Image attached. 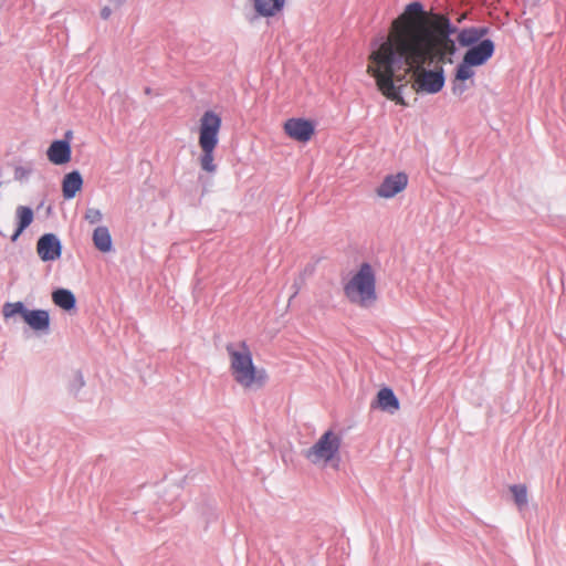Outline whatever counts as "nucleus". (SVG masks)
<instances>
[{
    "instance_id": "7",
    "label": "nucleus",
    "mask_w": 566,
    "mask_h": 566,
    "mask_svg": "<svg viewBox=\"0 0 566 566\" xmlns=\"http://www.w3.org/2000/svg\"><path fill=\"white\" fill-rule=\"evenodd\" d=\"M408 185V176L405 172H398L385 177L382 182L376 189L380 198H392L403 191Z\"/></svg>"
},
{
    "instance_id": "13",
    "label": "nucleus",
    "mask_w": 566,
    "mask_h": 566,
    "mask_svg": "<svg viewBox=\"0 0 566 566\" xmlns=\"http://www.w3.org/2000/svg\"><path fill=\"white\" fill-rule=\"evenodd\" d=\"M488 31L486 28H465L458 33L457 40L461 46H474L482 41Z\"/></svg>"
},
{
    "instance_id": "18",
    "label": "nucleus",
    "mask_w": 566,
    "mask_h": 566,
    "mask_svg": "<svg viewBox=\"0 0 566 566\" xmlns=\"http://www.w3.org/2000/svg\"><path fill=\"white\" fill-rule=\"evenodd\" d=\"M53 303L62 310L70 311L75 307V296L70 290L59 289L52 293Z\"/></svg>"
},
{
    "instance_id": "5",
    "label": "nucleus",
    "mask_w": 566,
    "mask_h": 566,
    "mask_svg": "<svg viewBox=\"0 0 566 566\" xmlns=\"http://www.w3.org/2000/svg\"><path fill=\"white\" fill-rule=\"evenodd\" d=\"M340 444V437L328 430L306 451L305 457L314 464H327L337 458Z\"/></svg>"
},
{
    "instance_id": "6",
    "label": "nucleus",
    "mask_w": 566,
    "mask_h": 566,
    "mask_svg": "<svg viewBox=\"0 0 566 566\" xmlns=\"http://www.w3.org/2000/svg\"><path fill=\"white\" fill-rule=\"evenodd\" d=\"M284 133L300 143H307L314 135L315 128L311 120L304 118H290L283 125Z\"/></svg>"
},
{
    "instance_id": "23",
    "label": "nucleus",
    "mask_w": 566,
    "mask_h": 566,
    "mask_svg": "<svg viewBox=\"0 0 566 566\" xmlns=\"http://www.w3.org/2000/svg\"><path fill=\"white\" fill-rule=\"evenodd\" d=\"M84 218L91 224H95V223H98L102 220L103 214H102L101 210H98L96 208H88L86 210V212H85Z\"/></svg>"
},
{
    "instance_id": "14",
    "label": "nucleus",
    "mask_w": 566,
    "mask_h": 566,
    "mask_svg": "<svg viewBox=\"0 0 566 566\" xmlns=\"http://www.w3.org/2000/svg\"><path fill=\"white\" fill-rule=\"evenodd\" d=\"M472 66L474 65L465 62L464 60L462 61L461 64H459L455 73L454 83L452 86L453 94L462 95L464 93L467 86L463 84V82L465 80L471 78L474 75Z\"/></svg>"
},
{
    "instance_id": "11",
    "label": "nucleus",
    "mask_w": 566,
    "mask_h": 566,
    "mask_svg": "<svg viewBox=\"0 0 566 566\" xmlns=\"http://www.w3.org/2000/svg\"><path fill=\"white\" fill-rule=\"evenodd\" d=\"M286 0H253L255 12L263 18H271L279 14Z\"/></svg>"
},
{
    "instance_id": "20",
    "label": "nucleus",
    "mask_w": 566,
    "mask_h": 566,
    "mask_svg": "<svg viewBox=\"0 0 566 566\" xmlns=\"http://www.w3.org/2000/svg\"><path fill=\"white\" fill-rule=\"evenodd\" d=\"M27 311L28 308L23 305L22 302L6 303L2 308V314L4 318H10L17 314L21 315L23 318Z\"/></svg>"
},
{
    "instance_id": "8",
    "label": "nucleus",
    "mask_w": 566,
    "mask_h": 566,
    "mask_svg": "<svg viewBox=\"0 0 566 566\" xmlns=\"http://www.w3.org/2000/svg\"><path fill=\"white\" fill-rule=\"evenodd\" d=\"M36 252L44 262L55 261L61 256L62 245L55 234L46 233L38 240Z\"/></svg>"
},
{
    "instance_id": "9",
    "label": "nucleus",
    "mask_w": 566,
    "mask_h": 566,
    "mask_svg": "<svg viewBox=\"0 0 566 566\" xmlns=\"http://www.w3.org/2000/svg\"><path fill=\"white\" fill-rule=\"evenodd\" d=\"M494 53L493 41L485 39L470 48L464 54V61L479 66L484 64Z\"/></svg>"
},
{
    "instance_id": "3",
    "label": "nucleus",
    "mask_w": 566,
    "mask_h": 566,
    "mask_svg": "<svg viewBox=\"0 0 566 566\" xmlns=\"http://www.w3.org/2000/svg\"><path fill=\"white\" fill-rule=\"evenodd\" d=\"M348 302L361 308L371 307L378 298L375 270L369 263H363L343 286Z\"/></svg>"
},
{
    "instance_id": "12",
    "label": "nucleus",
    "mask_w": 566,
    "mask_h": 566,
    "mask_svg": "<svg viewBox=\"0 0 566 566\" xmlns=\"http://www.w3.org/2000/svg\"><path fill=\"white\" fill-rule=\"evenodd\" d=\"M23 321L34 331H48L50 326V316L44 310H28Z\"/></svg>"
},
{
    "instance_id": "4",
    "label": "nucleus",
    "mask_w": 566,
    "mask_h": 566,
    "mask_svg": "<svg viewBox=\"0 0 566 566\" xmlns=\"http://www.w3.org/2000/svg\"><path fill=\"white\" fill-rule=\"evenodd\" d=\"M221 117L213 111H206L199 119L198 144L201 149L199 164L202 170L212 174L217 170L214 150L219 144Z\"/></svg>"
},
{
    "instance_id": "10",
    "label": "nucleus",
    "mask_w": 566,
    "mask_h": 566,
    "mask_svg": "<svg viewBox=\"0 0 566 566\" xmlns=\"http://www.w3.org/2000/svg\"><path fill=\"white\" fill-rule=\"evenodd\" d=\"M71 145L67 140H54L46 150V156L53 165H65L71 160Z\"/></svg>"
},
{
    "instance_id": "24",
    "label": "nucleus",
    "mask_w": 566,
    "mask_h": 566,
    "mask_svg": "<svg viewBox=\"0 0 566 566\" xmlns=\"http://www.w3.org/2000/svg\"><path fill=\"white\" fill-rule=\"evenodd\" d=\"M112 14V10L109 7H104L102 10H101V17L104 19V20H107Z\"/></svg>"
},
{
    "instance_id": "22",
    "label": "nucleus",
    "mask_w": 566,
    "mask_h": 566,
    "mask_svg": "<svg viewBox=\"0 0 566 566\" xmlns=\"http://www.w3.org/2000/svg\"><path fill=\"white\" fill-rule=\"evenodd\" d=\"M32 172V168L30 166H21L18 165L14 167L13 177L17 181H23L29 178Z\"/></svg>"
},
{
    "instance_id": "17",
    "label": "nucleus",
    "mask_w": 566,
    "mask_h": 566,
    "mask_svg": "<svg viewBox=\"0 0 566 566\" xmlns=\"http://www.w3.org/2000/svg\"><path fill=\"white\" fill-rule=\"evenodd\" d=\"M377 402L380 409L385 411H397L400 407L399 400L390 388H382L377 394Z\"/></svg>"
},
{
    "instance_id": "21",
    "label": "nucleus",
    "mask_w": 566,
    "mask_h": 566,
    "mask_svg": "<svg viewBox=\"0 0 566 566\" xmlns=\"http://www.w3.org/2000/svg\"><path fill=\"white\" fill-rule=\"evenodd\" d=\"M510 491L513 494L514 502L518 507H523L527 503V488L523 484H515L510 486Z\"/></svg>"
},
{
    "instance_id": "1",
    "label": "nucleus",
    "mask_w": 566,
    "mask_h": 566,
    "mask_svg": "<svg viewBox=\"0 0 566 566\" xmlns=\"http://www.w3.org/2000/svg\"><path fill=\"white\" fill-rule=\"evenodd\" d=\"M457 29L439 13H427L420 2H412L396 18L387 39L368 57L367 73L388 99L406 105L401 90L407 76L416 92L434 94L444 85L443 70L426 65L452 63L455 43L450 38Z\"/></svg>"
},
{
    "instance_id": "2",
    "label": "nucleus",
    "mask_w": 566,
    "mask_h": 566,
    "mask_svg": "<svg viewBox=\"0 0 566 566\" xmlns=\"http://www.w3.org/2000/svg\"><path fill=\"white\" fill-rule=\"evenodd\" d=\"M227 353L230 360V373L233 380L244 390H258L263 388L269 374L253 363V356L245 342L228 344Z\"/></svg>"
},
{
    "instance_id": "15",
    "label": "nucleus",
    "mask_w": 566,
    "mask_h": 566,
    "mask_svg": "<svg viewBox=\"0 0 566 566\" xmlns=\"http://www.w3.org/2000/svg\"><path fill=\"white\" fill-rule=\"evenodd\" d=\"M83 185L82 176L78 171H72L64 176L62 181V192L65 199H72L81 190Z\"/></svg>"
},
{
    "instance_id": "16",
    "label": "nucleus",
    "mask_w": 566,
    "mask_h": 566,
    "mask_svg": "<svg viewBox=\"0 0 566 566\" xmlns=\"http://www.w3.org/2000/svg\"><path fill=\"white\" fill-rule=\"evenodd\" d=\"M15 216L18 219V228L11 237L12 241H15L23 230L33 221V211L31 208L25 206H19L15 210Z\"/></svg>"
},
{
    "instance_id": "25",
    "label": "nucleus",
    "mask_w": 566,
    "mask_h": 566,
    "mask_svg": "<svg viewBox=\"0 0 566 566\" xmlns=\"http://www.w3.org/2000/svg\"><path fill=\"white\" fill-rule=\"evenodd\" d=\"M465 17H467V14H465V13H463L462 15H460V17L458 18V22H462V21L465 19Z\"/></svg>"
},
{
    "instance_id": "19",
    "label": "nucleus",
    "mask_w": 566,
    "mask_h": 566,
    "mask_svg": "<svg viewBox=\"0 0 566 566\" xmlns=\"http://www.w3.org/2000/svg\"><path fill=\"white\" fill-rule=\"evenodd\" d=\"M93 242L101 252H109L112 250V237L106 227H97L93 232Z\"/></svg>"
}]
</instances>
